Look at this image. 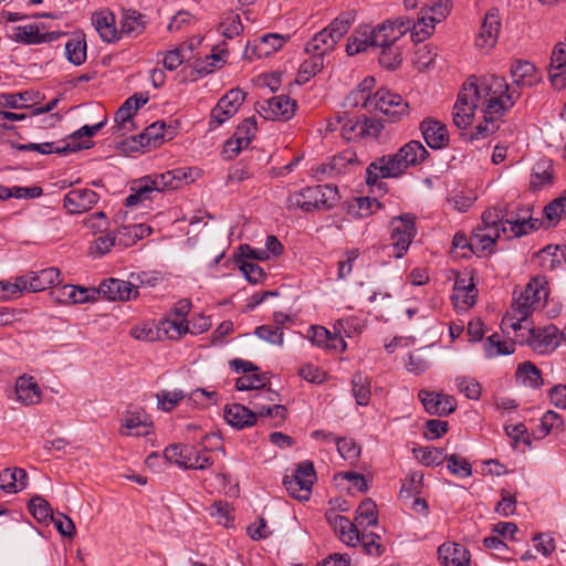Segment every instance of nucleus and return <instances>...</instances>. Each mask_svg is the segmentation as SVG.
<instances>
[{
    "mask_svg": "<svg viewBox=\"0 0 566 566\" xmlns=\"http://www.w3.org/2000/svg\"><path fill=\"white\" fill-rule=\"evenodd\" d=\"M56 283H60V271L52 266L19 276L17 286L18 289L22 287L25 292L35 293L44 291Z\"/></svg>",
    "mask_w": 566,
    "mask_h": 566,
    "instance_id": "nucleus-11",
    "label": "nucleus"
},
{
    "mask_svg": "<svg viewBox=\"0 0 566 566\" xmlns=\"http://www.w3.org/2000/svg\"><path fill=\"white\" fill-rule=\"evenodd\" d=\"M528 345L539 354L556 349L560 343V331L553 324L544 328H530Z\"/></svg>",
    "mask_w": 566,
    "mask_h": 566,
    "instance_id": "nucleus-14",
    "label": "nucleus"
},
{
    "mask_svg": "<svg viewBox=\"0 0 566 566\" xmlns=\"http://www.w3.org/2000/svg\"><path fill=\"white\" fill-rule=\"evenodd\" d=\"M145 17L136 10H125L120 20L119 38L123 35L137 36L146 28Z\"/></svg>",
    "mask_w": 566,
    "mask_h": 566,
    "instance_id": "nucleus-34",
    "label": "nucleus"
},
{
    "mask_svg": "<svg viewBox=\"0 0 566 566\" xmlns=\"http://www.w3.org/2000/svg\"><path fill=\"white\" fill-rule=\"evenodd\" d=\"M429 151L419 140H410L395 154L384 155L371 161L366 169V184L381 188V179L399 178L409 167L423 164Z\"/></svg>",
    "mask_w": 566,
    "mask_h": 566,
    "instance_id": "nucleus-2",
    "label": "nucleus"
},
{
    "mask_svg": "<svg viewBox=\"0 0 566 566\" xmlns=\"http://www.w3.org/2000/svg\"><path fill=\"white\" fill-rule=\"evenodd\" d=\"M437 555L441 566H468L470 563V552L458 543L441 544Z\"/></svg>",
    "mask_w": 566,
    "mask_h": 566,
    "instance_id": "nucleus-23",
    "label": "nucleus"
},
{
    "mask_svg": "<svg viewBox=\"0 0 566 566\" xmlns=\"http://www.w3.org/2000/svg\"><path fill=\"white\" fill-rule=\"evenodd\" d=\"M307 60H305L298 70V82H307L311 77L319 73L324 66V57L322 54L311 53Z\"/></svg>",
    "mask_w": 566,
    "mask_h": 566,
    "instance_id": "nucleus-51",
    "label": "nucleus"
},
{
    "mask_svg": "<svg viewBox=\"0 0 566 566\" xmlns=\"http://www.w3.org/2000/svg\"><path fill=\"white\" fill-rule=\"evenodd\" d=\"M254 334L259 338H261L272 345H276V346L283 345L284 333H283L282 328L279 326L262 325V326H259L255 328Z\"/></svg>",
    "mask_w": 566,
    "mask_h": 566,
    "instance_id": "nucleus-62",
    "label": "nucleus"
},
{
    "mask_svg": "<svg viewBox=\"0 0 566 566\" xmlns=\"http://www.w3.org/2000/svg\"><path fill=\"white\" fill-rule=\"evenodd\" d=\"M92 23L103 41L115 42L120 39L119 30L115 27V15L112 12H95L92 17Z\"/></svg>",
    "mask_w": 566,
    "mask_h": 566,
    "instance_id": "nucleus-26",
    "label": "nucleus"
},
{
    "mask_svg": "<svg viewBox=\"0 0 566 566\" xmlns=\"http://www.w3.org/2000/svg\"><path fill=\"white\" fill-rule=\"evenodd\" d=\"M554 180V167L549 159L542 158L532 168L530 186L533 191H538L551 186Z\"/></svg>",
    "mask_w": 566,
    "mask_h": 566,
    "instance_id": "nucleus-29",
    "label": "nucleus"
},
{
    "mask_svg": "<svg viewBox=\"0 0 566 566\" xmlns=\"http://www.w3.org/2000/svg\"><path fill=\"white\" fill-rule=\"evenodd\" d=\"M247 94L240 88H232L223 95L211 111V119L218 125L231 118L240 108Z\"/></svg>",
    "mask_w": 566,
    "mask_h": 566,
    "instance_id": "nucleus-13",
    "label": "nucleus"
},
{
    "mask_svg": "<svg viewBox=\"0 0 566 566\" xmlns=\"http://www.w3.org/2000/svg\"><path fill=\"white\" fill-rule=\"evenodd\" d=\"M98 201V195L91 189H74L63 198V207L69 213L76 214L88 211Z\"/></svg>",
    "mask_w": 566,
    "mask_h": 566,
    "instance_id": "nucleus-19",
    "label": "nucleus"
},
{
    "mask_svg": "<svg viewBox=\"0 0 566 566\" xmlns=\"http://www.w3.org/2000/svg\"><path fill=\"white\" fill-rule=\"evenodd\" d=\"M53 294L55 300L63 304H83L96 301L95 289H87L71 284L57 287Z\"/></svg>",
    "mask_w": 566,
    "mask_h": 566,
    "instance_id": "nucleus-22",
    "label": "nucleus"
},
{
    "mask_svg": "<svg viewBox=\"0 0 566 566\" xmlns=\"http://www.w3.org/2000/svg\"><path fill=\"white\" fill-rule=\"evenodd\" d=\"M506 226H510V235L506 239L520 238L530 233L531 231L537 230L543 221L530 216L514 217L513 214H506Z\"/></svg>",
    "mask_w": 566,
    "mask_h": 566,
    "instance_id": "nucleus-33",
    "label": "nucleus"
},
{
    "mask_svg": "<svg viewBox=\"0 0 566 566\" xmlns=\"http://www.w3.org/2000/svg\"><path fill=\"white\" fill-rule=\"evenodd\" d=\"M287 38L279 34V33H268L255 40L253 44L248 43L244 55L249 59L253 56L258 59L266 57L274 52L279 51Z\"/></svg>",
    "mask_w": 566,
    "mask_h": 566,
    "instance_id": "nucleus-18",
    "label": "nucleus"
},
{
    "mask_svg": "<svg viewBox=\"0 0 566 566\" xmlns=\"http://www.w3.org/2000/svg\"><path fill=\"white\" fill-rule=\"evenodd\" d=\"M156 398L159 409L170 411L185 398V394L182 390H160Z\"/></svg>",
    "mask_w": 566,
    "mask_h": 566,
    "instance_id": "nucleus-61",
    "label": "nucleus"
},
{
    "mask_svg": "<svg viewBox=\"0 0 566 566\" xmlns=\"http://www.w3.org/2000/svg\"><path fill=\"white\" fill-rule=\"evenodd\" d=\"M67 60L74 65H81L86 60V41L84 38L73 36L65 43Z\"/></svg>",
    "mask_w": 566,
    "mask_h": 566,
    "instance_id": "nucleus-45",
    "label": "nucleus"
},
{
    "mask_svg": "<svg viewBox=\"0 0 566 566\" xmlns=\"http://www.w3.org/2000/svg\"><path fill=\"white\" fill-rule=\"evenodd\" d=\"M219 29L226 39L238 36L243 31L240 15L232 10L224 12L221 17Z\"/></svg>",
    "mask_w": 566,
    "mask_h": 566,
    "instance_id": "nucleus-42",
    "label": "nucleus"
},
{
    "mask_svg": "<svg viewBox=\"0 0 566 566\" xmlns=\"http://www.w3.org/2000/svg\"><path fill=\"white\" fill-rule=\"evenodd\" d=\"M516 378L523 385L535 389L544 384L541 370L532 361H524L517 366Z\"/></svg>",
    "mask_w": 566,
    "mask_h": 566,
    "instance_id": "nucleus-40",
    "label": "nucleus"
},
{
    "mask_svg": "<svg viewBox=\"0 0 566 566\" xmlns=\"http://www.w3.org/2000/svg\"><path fill=\"white\" fill-rule=\"evenodd\" d=\"M484 348L486 356L490 358L499 355H510L515 350V343L503 342L497 334H492L488 337Z\"/></svg>",
    "mask_w": 566,
    "mask_h": 566,
    "instance_id": "nucleus-49",
    "label": "nucleus"
},
{
    "mask_svg": "<svg viewBox=\"0 0 566 566\" xmlns=\"http://www.w3.org/2000/svg\"><path fill=\"white\" fill-rule=\"evenodd\" d=\"M338 43L336 39L327 31V29H323L318 33H316L306 44L305 52L322 54V57L326 53H329L334 50L335 45Z\"/></svg>",
    "mask_w": 566,
    "mask_h": 566,
    "instance_id": "nucleus-35",
    "label": "nucleus"
},
{
    "mask_svg": "<svg viewBox=\"0 0 566 566\" xmlns=\"http://www.w3.org/2000/svg\"><path fill=\"white\" fill-rule=\"evenodd\" d=\"M151 232L150 227L144 223H133L123 226L118 229V243L124 247H129L136 243L138 240L149 235Z\"/></svg>",
    "mask_w": 566,
    "mask_h": 566,
    "instance_id": "nucleus-37",
    "label": "nucleus"
},
{
    "mask_svg": "<svg viewBox=\"0 0 566 566\" xmlns=\"http://www.w3.org/2000/svg\"><path fill=\"white\" fill-rule=\"evenodd\" d=\"M27 471L22 468H6L0 472V489L6 493H18L25 489Z\"/></svg>",
    "mask_w": 566,
    "mask_h": 566,
    "instance_id": "nucleus-27",
    "label": "nucleus"
},
{
    "mask_svg": "<svg viewBox=\"0 0 566 566\" xmlns=\"http://www.w3.org/2000/svg\"><path fill=\"white\" fill-rule=\"evenodd\" d=\"M452 8L450 0H437L432 6H426L420 9L417 22L412 21V38L421 42L426 40L434 30L436 23L444 20Z\"/></svg>",
    "mask_w": 566,
    "mask_h": 566,
    "instance_id": "nucleus-5",
    "label": "nucleus"
},
{
    "mask_svg": "<svg viewBox=\"0 0 566 566\" xmlns=\"http://www.w3.org/2000/svg\"><path fill=\"white\" fill-rule=\"evenodd\" d=\"M256 133V119L254 116L245 118L235 129L233 135L239 144L249 146Z\"/></svg>",
    "mask_w": 566,
    "mask_h": 566,
    "instance_id": "nucleus-63",
    "label": "nucleus"
},
{
    "mask_svg": "<svg viewBox=\"0 0 566 566\" xmlns=\"http://www.w3.org/2000/svg\"><path fill=\"white\" fill-rule=\"evenodd\" d=\"M195 453L196 449L192 447L174 443L165 449L164 457L170 463L189 469L188 463H191V458Z\"/></svg>",
    "mask_w": 566,
    "mask_h": 566,
    "instance_id": "nucleus-38",
    "label": "nucleus"
},
{
    "mask_svg": "<svg viewBox=\"0 0 566 566\" xmlns=\"http://www.w3.org/2000/svg\"><path fill=\"white\" fill-rule=\"evenodd\" d=\"M412 28V21L409 19L399 18L395 21L387 20L376 28L368 25V33L371 43V49H380L398 43L403 34Z\"/></svg>",
    "mask_w": 566,
    "mask_h": 566,
    "instance_id": "nucleus-7",
    "label": "nucleus"
},
{
    "mask_svg": "<svg viewBox=\"0 0 566 566\" xmlns=\"http://www.w3.org/2000/svg\"><path fill=\"white\" fill-rule=\"evenodd\" d=\"M354 21V12L347 11L337 17L328 27H326V29L334 36V39H336L339 42L343 39V36L348 32Z\"/></svg>",
    "mask_w": 566,
    "mask_h": 566,
    "instance_id": "nucleus-53",
    "label": "nucleus"
},
{
    "mask_svg": "<svg viewBox=\"0 0 566 566\" xmlns=\"http://www.w3.org/2000/svg\"><path fill=\"white\" fill-rule=\"evenodd\" d=\"M145 182L148 184L150 190L154 192H161L166 190H175L181 188L187 184L188 174L182 168L165 171L154 177L146 176Z\"/></svg>",
    "mask_w": 566,
    "mask_h": 566,
    "instance_id": "nucleus-16",
    "label": "nucleus"
},
{
    "mask_svg": "<svg viewBox=\"0 0 566 566\" xmlns=\"http://www.w3.org/2000/svg\"><path fill=\"white\" fill-rule=\"evenodd\" d=\"M18 400L24 406L36 405L41 401V389L33 377L21 376L15 381Z\"/></svg>",
    "mask_w": 566,
    "mask_h": 566,
    "instance_id": "nucleus-28",
    "label": "nucleus"
},
{
    "mask_svg": "<svg viewBox=\"0 0 566 566\" xmlns=\"http://www.w3.org/2000/svg\"><path fill=\"white\" fill-rule=\"evenodd\" d=\"M223 416L228 424L239 430L252 427L256 422V413L241 403L227 405Z\"/></svg>",
    "mask_w": 566,
    "mask_h": 566,
    "instance_id": "nucleus-24",
    "label": "nucleus"
},
{
    "mask_svg": "<svg viewBox=\"0 0 566 566\" xmlns=\"http://www.w3.org/2000/svg\"><path fill=\"white\" fill-rule=\"evenodd\" d=\"M563 427L564 420L560 415L553 410H548L541 419V424L537 429L538 438H544L555 430L562 431Z\"/></svg>",
    "mask_w": 566,
    "mask_h": 566,
    "instance_id": "nucleus-54",
    "label": "nucleus"
},
{
    "mask_svg": "<svg viewBox=\"0 0 566 566\" xmlns=\"http://www.w3.org/2000/svg\"><path fill=\"white\" fill-rule=\"evenodd\" d=\"M564 213H566V191L544 208L547 227L555 226Z\"/></svg>",
    "mask_w": 566,
    "mask_h": 566,
    "instance_id": "nucleus-56",
    "label": "nucleus"
},
{
    "mask_svg": "<svg viewBox=\"0 0 566 566\" xmlns=\"http://www.w3.org/2000/svg\"><path fill=\"white\" fill-rule=\"evenodd\" d=\"M390 227L395 256L399 259L407 252L416 234L415 217L410 213L395 217L391 220Z\"/></svg>",
    "mask_w": 566,
    "mask_h": 566,
    "instance_id": "nucleus-9",
    "label": "nucleus"
},
{
    "mask_svg": "<svg viewBox=\"0 0 566 566\" xmlns=\"http://www.w3.org/2000/svg\"><path fill=\"white\" fill-rule=\"evenodd\" d=\"M544 285L545 281L541 277L531 279L521 294L514 298L511 312L502 318L501 327L503 331L509 328L517 331L524 327L523 323L527 322L535 304L547 296Z\"/></svg>",
    "mask_w": 566,
    "mask_h": 566,
    "instance_id": "nucleus-3",
    "label": "nucleus"
},
{
    "mask_svg": "<svg viewBox=\"0 0 566 566\" xmlns=\"http://www.w3.org/2000/svg\"><path fill=\"white\" fill-rule=\"evenodd\" d=\"M123 427L127 430L125 434L145 437L151 431V423L147 421L146 417L139 413H129L123 421Z\"/></svg>",
    "mask_w": 566,
    "mask_h": 566,
    "instance_id": "nucleus-41",
    "label": "nucleus"
},
{
    "mask_svg": "<svg viewBox=\"0 0 566 566\" xmlns=\"http://www.w3.org/2000/svg\"><path fill=\"white\" fill-rule=\"evenodd\" d=\"M447 468L453 474L462 478L472 475V467L470 462L459 454L446 455Z\"/></svg>",
    "mask_w": 566,
    "mask_h": 566,
    "instance_id": "nucleus-60",
    "label": "nucleus"
},
{
    "mask_svg": "<svg viewBox=\"0 0 566 566\" xmlns=\"http://www.w3.org/2000/svg\"><path fill=\"white\" fill-rule=\"evenodd\" d=\"M29 512L40 523L53 520V511L50 503L42 496L35 495L28 503Z\"/></svg>",
    "mask_w": 566,
    "mask_h": 566,
    "instance_id": "nucleus-47",
    "label": "nucleus"
},
{
    "mask_svg": "<svg viewBox=\"0 0 566 566\" xmlns=\"http://www.w3.org/2000/svg\"><path fill=\"white\" fill-rule=\"evenodd\" d=\"M420 130L431 149H442L449 145V132L442 122L427 117L420 123Z\"/></svg>",
    "mask_w": 566,
    "mask_h": 566,
    "instance_id": "nucleus-17",
    "label": "nucleus"
},
{
    "mask_svg": "<svg viewBox=\"0 0 566 566\" xmlns=\"http://www.w3.org/2000/svg\"><path fill=\"white\" fill-rule=\"evenodd\" d=\"M507 234L504 216L496 209H489L482 214V227H479L471 237V251L484 252L490 250L501 235Z\"/></svg>",
    "mask_w": 566,
    "mask_h": 566,
    "instance_id": "nucleus-4",
    "label": "nucleus"
},
{
    "mask_svg": "<svg viewBox=\"0 0 566 566\" xmlns=\"http://www.w3.org/2000/svg\"><path fill=\"white\" fill-rule=\"evenodd\" d=\"M359 542L366 554L379 557L384 554L385 547L380 543V536L376 533H358Z\"/></svg>",
    "mask_w": 566,
    "mask_h": 566,
    "instance_id": "nucleus-59",
    "label": "nucleus"
},
{
    "mask_svg": "<svg viewBox=\"0 0 566 566\" xmlns=\"http://www.w3.org/2000/svg\"><path fill=\"white\" fill-rule=\"evenodd\" d=\"M374 108L382 113L389 122H398L408 115L409 105L401 95L381 88L374 94Z\"/></svg>",
    "mask_w": 566,
    "mask_h": 566,
    "instance_id": "nucleus-8",
    "label": "nucleus"
},
{
    "mask_svg": "<svg viewBox=\"0 0 566 566\" xmlns=\"http://www.w3.org/2000/svg\"><path fill=\"white\" fill-rule=\"evenodd\" d=\"M520 98L516 90H509L506 80L495 74L469 77L462 85L453 106L454 125L460 129L468 128L479 106L485 116L505 115Z\"/></svg>",
    "mask_w": 566,
    "mask_h": 566,
    "instance_id": "nucleus-1",
    "label": "nucleus"
},
{
    "mask_svg": "<svg viewBox=\"0 0 566 566\" xmlns=\"http://www.w3.org/2000/svg\"><path fill=\"white\" fill-rule=\"evenodd\" d=\"M552 85L560 91L566 87V43H557L552 52L548 69Z\"/></svg>",
    "mask_w": 566,
    "mask_h": 566,
    "instance_id": "nucleus-20",
    "label": "nucleus"
},
{
    "mask_svg": "<svg viewBox=\"0 0 566 566\" xmlns=\"http://www.w3.org/2000/svg\"><path fill=\"white\" fill-rule=\"evenodd\" d=\"M136 111L132 108L130 102H124L115 113L114 120L119 130H132L134 128L133 116Z\"/></svg>",
    "mask_w": 566,
    "mask_h": 566,
    "instance_id": "nucleus-64",
    "label": "nucleus"
},
{
    "mask_svg": "<svg viewBox=\"0 0 566 566\" xmlns=\"http://www.w3.org/2000/svg\"><path fill=\"white\" fill-rule=\"evenodd\" d=\"M422 479L423 474L420 472L410 473L408 479L402 483L399 494L400 499L409 500L416 497L421 492Z\"/></svg>",
    "mask_w": 566,
    "mask_h": 566,
    "instance_id": "nucleus-58",
    "label": "nucleus"
},
{
    "mask_svg": "<svg viewBox=\"0 0 566 566\" xmlns=\"http://www.w3.org/2000/svg\"><path fill=\"white\" fill-rule=\"evenodd\" d=\"M368 49H371V43L368 33V25H365L355 30L350 35L346 45V53L348 55H355Z\"/></svg>",
    "mask_w": 566,
    "mask_h": 566,
    "instance_id": "nucleus-43",
    "label": "nucleus"
},
{
    "mask_svg": "<svg viewBox=\"0 0 566 566\" xmlns=\"http://www.w3.org/2000/svg\"><path fill=\"white\" fill-rule=\"evenodd\" d=\"M379 50L378 61L381 66L389 70H395L401 64L402 56L398 43L382 46Z\"/></svg>",
    "mask_w": 566,
    "mask_h": 566,
    "instance_id": "nucleus-50",
    "label": "nucleus"
},
{
    "mask_svg": "<svg viewBox=\"0 0 566 566\" xmlns=\"http://www.w3.org/2000/svg\"><path fill=\"white\" fill-rule=\"evenodd\" d=\"M13 147L17 149V150H21V151H30V150H33V151H38L40 154H43V155H49V154H53V153H56V154H69V153H74V151H77L82 148H90V145L88 144H72V143H66L64 146L62 147H54V143H41V144H34V143H30V144H15L13 145Z\"/></svg>",
    "mask_w": 566,
    "mask_h": 566,
    "instance_id": "nucleus-31",
    "label": "nucleus"
},
{
    "mask_svg": "<svg viewBox=\"0 0 566 566\" xmlns=\"http://www.w3.org/2000/svg\"><path fill=\"white\" fill-rule=\"evenodd\" d=\"M316 480L314 464L311 461L301 462L292 475H286L283 484L289 494L298 500L307 501L312 494V486Z\"/></svg>",
    "mask_w": 566,
    "mask_h": 566,
    "instance_id": "nucleus-6",
    "label": "nucleus"
},
{
    "mask_svg": "<svg viewBox=\"0 0 566 566\" xmlns=\"http://www.w3.org/2000/svg\"><path fill=\"white\" fill-rule=\"evenodd\" d=\"M353 395L359 406H367L370 399L369 378L361 373L354 374L352 378Z\"/></svg>",
    "mask_w": 566,
    "mask_h": 566,
    "instance_id": "nucleus-46",
    "label": "nucleus"
},
{
    "mask_svg": "<svg viewBox=\"0 0 566 566\" xmlns=\"http://www.w3.org/2000/svg\"><path fill=\"white\" fill-rule=\"evenodd\" d=\"M418 399L421 401L424 410L430 415L440 417L449 416L457 408V400L453 396L421 389L418 392Z\"/></svg>",
    "mask_w": 566,
    "mask_h": 566,
    "instance_id": "nucleus-12",
    "label": "nucleus"
},
{
    "mask_svg": "<svg viewBox=\"0 0 566 566\" xmlns=\"http://www.w3.org/2000/svg\"><path fill=\"white\" fill-rule=\"evenodd\" d=\"M317 188V207L318 209L328 210L335 207L339 200L338 190L336 186L326 184L315 186Z\"/></svg>",
    "mask_w": 566,
    "mask_h": 566,
    "instance_id": "nucleus-52",
    "label": "nucleus"
},
{
    "mask_svg": "<svg viewBox=\"0 0 566 566\" xmlns=\"http://www.w3.org/2000/svg\"><path fill=\"white\" fill-rule=\"evenodd\" d=\"M503 115H484V120L476 125L472 130L468 133H463L462 137L467 142H474V140H481L490 137L493 135L497 129L500 128L499 124L496 123V119L502 117Z\"/></svg>",
    "mask_w": 566,
    "mask_h": 566,
    "instance_id": "nucleus-36",
    "label": "nucleus"
},
{
    "mask_svg": "<svg viewBox=\"0 0 566 566\" xmlns=\"http://www.w3.org/2000/svg\"><path fill=\"white\" fill-rule=\"evenodd\" d=\"M500 29L501 20L497 12H488L475 39V45L486 50L494 48L499 39Z\"/></svg>",
    "mask_w": 566,
    "mask_h": 566,
    "instance_id": "nucleus-21",
    "label": "nucleus"
},
{
    "mask_svg": "<svg viewBox=\"0 0 566 566\" xmlns=\"http://www.w3.org/2000/svg\"><path fill=\"white\" fill-rule=\"evenodd\" d=\"M476 289L473 279L457 277L453 287L452 298L455 306L471 307L476 301Z\"/></svg>",
    "mask_w": 566,
    "mask_h": 566,
    "instance_id": "nucleus-30",
    "label": "nucleus"
},
{
    "mask_svg": "<svg viewBox=\"0 0 566 566\" xmlns=\"http://www.w3.org/2000/svg\"><path fill=\"white\" fill-rule=\"evenodd\" d=\"M59 36V33L46 32L41 33L38 24H28L23 27H14L10 38L15 42L24 44H39L52 41Z\"/></svg>",
    "mask_w": 566,
    "mask_h": 566,
    "instance_id": "nucleus-25",
    "label": "nucleus"
},
{
    "mask_svg": "<svg viewBox=\"0 0 566 566\" xmlns=\"http://www.w3.org/2000/svg\"><path fill=\"white\" fill-rule=\"evenodd\" d=\"M317 193L318 190L315 187H306L300 191L290 193L286 200L287 208H300L306 212L317 210Z\"/></svg>",
    "mask_w": 566,
    "mask_h": 566,
    "instance_id": "nucleus-32",
    "label": "nucleus"
},
{
    "mask_svg": "<svg viewBox=\"0 0 566 566\" xmlns=\"http://www.w3.org/2000/svg\"><path fill=\"white\" fill-rule=\"evenodd\" d=\"M355 521L359 525L375 526L378 523L377 505L371 499L361 501L356 510Z\"/></svg>",
    "mask_w": 566,
    "mask_h": 566,
    "instance_id": "nucleus-48",
    "label": "nucleus"
},
{
    "mask_svg": "<svg viewBox=\"0 0 566 566\" xmlns=\"http://www.w3.org/2000/svg\"><path fill=\"white\" fill-rule=\"evenodd\" d=\"M296 102L287 95H277L258 104V113L265 119H290L296 111Z\"/></svg>",
    "mask_w": 566,
    "mask_h": 566,
    "instance_id": "nucleus-10",
    "label": "nucleus"
},
{
    "mask_svg": "<svg viewBox=\"0 0 566 566\" xmlns=\"http://www.w3.org/2000/svg\"><path fill=\"white\" fill-rule=\"evenodd\" d=\"M512 86L509 90H516L521 94V88L532 87L539 82V76L535 65L525 60H515L510 67Z\"/></svg>",
    "mask_w": 566,
    "mask_h": 566,
    "instance_id": "nucleus-15",
    "label": "nucleus"
},
{
    "mask_svg": "<svg viewBox=\"0 0 566 566\" xmlns=\"http://www.w3.org/2000/svg\"><path fill=\"white\" fill-rule=\"evenodd\" d=\"M165 123L155 122L138 136L143 147L156 148L164 142Z\"/></svg>",
    "mask_w": 566,
    "mask_h": 566,
    "instance_id": "nucleus-44",
    "label": "nucleus"
},
{
    "mask_svg": "<svg viewBox=\"0 0 566 566\" xmlns=\"http://www.w3.org/2000/svg\"><path fill=\"white\" fill-rule=\"evenodd\" d=\"M31 101V93L20 92V93H1L0 94V107L2 108H12V109H20V108H27L28 105H24V103H28Z\"/></svg>",
    "mask_w": 566,
    "mask_h": 566,
    "instance_id": "nucleus-57",
    "label": "nucleus"
},
{
    "mask_svg": "<svg viewBox=\"0 0 566 566\" xmlns=\"http://www.w3.org/2000/svg\"><path fill=\"white\" fill-rule=\"evenodd\" d=\"M331 163L335 175L345 174L349 167L359 164L356 153L349 149L332 157Z\"/></svg>",
    "mask_w": 566,
    "mask_h": 566,
    "instance_id": "nucleus-55",
    "label": "nucleus"
},
{
    "mask_svg": "<svg viewBox=\"0 0 566 566\" xmlns=\"http://www.w3.org/2000/svg\"><path fill=\"white\" fill-rule=\"evenodd\" d=\"M158 331L159 333L163 332L169 339H178L187 333H197L190 331L188 322L171 317V315L159 321Z\"/></svg>",
    "mask_w": 566,
    "mask_h": 566,
    "instance_id": "nucleus-39",
    "label": "nucleus"
}]
</instances>
